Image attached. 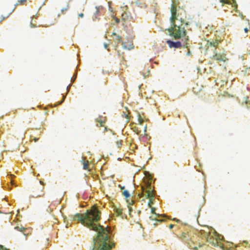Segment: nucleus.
Listing matches in <instances>:
<instances>
[{
    "mask_svg": "<svg viewBox=\"0 0 250 250\" xmlns=\"http://www.w3.org/2000/svg\"><path fill=\"white\" fill-rule=\"evenodd\" d=\"M179 2L177 0H172L171 7V16L170 18V27L166 30L169 36L174 39H181L184 41L186 44H182L180 41L173 42L168 40L167 42L168 44L169 47H188V42L189 41L188 38L187 36V32L185 29L186 26L188 25V22L185 23V20L180 17L182 12H185L182 8L179 7L177 8V4Z\"/></svg>",
    "mask_w": 250,
    "mask_h": 250,
    "instance_id": "obj_1",
    "label": "nucleus"
},
{
    "mask_svg": "<svg viewBox=\"0 0 250 250\" xmlns=\"http://www.w3.org/2000/svg\"><path fill=\"white\" fill-rule=\"evenodd\" d=\"M101 218V212L95 204V232L97 233L95 237V250H110L114 246L110 244L109 230L97 222Z\"/></svg>",
    "mask_w": 250,
    "mask_h": 250,
    "instance_id": "obj_2",
    "label": "nucleus"
},
{
    "mask_svg": "<svg viewBox=\"0 0 250 250\" xmlns=\"http://www.w3.org/2000/svg\"><path fill=\"white\" fill-rule=\"evenodd\" d=\"M73 220L78 221L83 226L94 230V205L91 207L90 209H87L85 213H76Z\"/></svg>",
    "mask_w": 250,
    "mask_h": 250,
    "instance_id": "obj_3",
    "label": "nucleus"
},
{
    "mask_svg": "<svg viewBox=\"0 0 250 250\" xmlns=\"http://www.w3.org/2000/svg\"><path fill=\"white\" fill-rule=\"evenodd\" d=\"M179 238L191 249L197 250L199 248H201L203 244L196 243L197 237L194 236L191 233L188 232H183Z\"/></svg>",
    "mask_w": 250,
    "mask_h": 250,
    "instance_id": "obj_4",
    "label": "nucleus"
},
{
    "mask_svg": "<svg viewBox=\"0 0 250 250\" xmlns=\"http://www.w3.org/2000/svg\"><path fill=\"white\" fill-rule=\"evenodd\" d=\"M146 187L147 189H146L142 187L143 192L141 193L140 197L145 196L146 198H149V201L148 203V206L150 207L153 204L152 199L154 197L155 194L154 191L151 188L150 183H148L146 185Z\"/></svg>",
    "mask_w": 250,
    "mask_h": 250,
    "instance_id": "obj_5",
    "label": "nucleus"
},
{
    "mask_svg": "<svg viewBox=\"0 0 250 250\" xmlns=\"http://www.w3.org/2000/svg\"><path fill=\"white\" fill-rule=\"evenodd\" d=\"M213 235H211V233L209 232L207 237V241L210 244H211L213 246L215 247H220L223 250H224V247L221 244H219L218 239H217V235L216 233V232L213 231L212 232Z\"/></svg>",
    "mask_w": 250,
    "mask_h": 250,
    "instance_id": "obj_6",
    "label": "nucleus"
},
{
    "mask_svg": "<svg viewBox=\"0 0 250 250\" xmlns=\"http://www.w3.org/2000/svg\"><path fill=\"white\" fill-rule=\"evenodd\" d=\"M44 184L40 181V184L34 188L33 196L36 197H43L44 195Z\"/></svg>",
    "mask_w": 250,
    "mask_h": 250,
    "instance_id": "obj_7",
    "label": "nucleus"
},
{
    "mask_svg": "<svg viewBox=\"0 0 250 250\" xmlns=\"http://www.w3.org/2000/svg\"><path fill=\"white\" fill-rule=\"evenodd\" d=\"M15 229L21 232L25 236V239H27V237L32 234V229L31 228H24L21 226H17L14 228Z\"/></svg>",
    "mask_w": 250,
    "mask_h": 250,
    "instance_id": "obj_8",
    "label": "nucleus"
},
{
    "mask_svg": "<svg viewBox=\"0 0 250 250\" xmlns=\"http://www.w3.org/2000/svg\"><path fill=\"white\" fill-rule=\"evenodd\" d=\"M155 208H151V212L154 213L155 216L153 217V216H151L149 217L151 220L155 221L156 222L153 224V226L154 227L156 226L158 223H161V222L163 221V220L158 219L156 218L157 217H159L161 216V215H159V214H156L155 212Z\"/></svg>",
    "mask_w": 250,
    "mask_h": 250,
    "instance_id": "obj_9",
    "label": "nucleus"
},
{
    "mask_svg": "<svg viewBox=\"0 0 250 250\" xmlns=\"http://www.w3.org/2000/svg\"><path fill=\"white\" fill-rule=\"evenodd\" d=\"M213 58L214 60L223 62H225L228 60L226 54L221 53H215V54L213 55Z\"/></svg>",
    "mask_w": 250,
    "mask_h": 250,
    "instance_id": "obj_10",
    "label": "nucleus"
},
{
    "mask_svg": "<svg viewBox=\"0 0 250 250\" xmlns=\"http://www.w3.org/2000/svg\"><path fill=\"white\" fill-rule=\"evenodd\" d=\"M106 121L105 117H102L100 119H97V124H96V126L98 127L102 126L103 127V132H105L107 130V127L104 126V124Z\"/></svg>",
    "mask_w": 250,
    "mask_h": 250,
    "instance_id": "obj_11",
    "label": "nucleus"
},
{
    "mask_svg": "<svg viewBox=\"0 0 250 250\" xmlns=\"http://www.w3.org/2000/svg\"><path fill=\"white\" fill-rule=\"evenodd\" d=\"M111 37L113 40H115L117 42H120L122 41V38L119 35H117L115 33H112Z\"/></svg>",
    "mask_w": 250,
    "mask_h": 250,
    "instance_id": "obj_12",
    "label": "nucleus"
},
{
    "mask_svg": "<svg viewBox=\"0 0 250 250\" xmlns=\"http://www.w3.org/2000/svg\"><path fill=\"white\" fill-rule=\"evenodd\" d=\"M125 111H123L122 114V116L125 117L126 119V122H128L130 120V118L129 116V112L127 110V108L125 109Z\"/></svg>",
    "mask_w": 250,
    "mask_h": 250,
    "instance_id": "obj_13",
    "label": "nucleus"
},
{
    "mask_svg": "<svg viewBox=\"0 0 250 250\" xmlns=\"http://www.w3.org/2000/svg\"><path fill=\"white\" fill-rule=\"evenodd\" d=\"M135 4L138 7H140V8H143V7H146V5L145 4V3H143V2H141L140 0H137L135 2Z\"/></svg>",
    "mask_w": 250,
    "mask_h": 250,
    "instance_id": "obj_14",
    "label": "nucleus"
},
{
    "mask_svg": "<svg viewBox=\"0 0 250 250\" xmlns=\"http://www.w3.org/2000/svg\"><path fill=\"white\" fill-rule=\"evenodd\" d=\"M115 212L116 213L117 215L119 216H121L122 214L123 211L122 209L119 208H115L114 209Z\"/></svg>",
    "mask_w": 250,
    "mask_h": 250,
    "instance_id": "obj_15",
    "label": "nucleus"
},
{
    "mask_svg": "<svg viewBox=\"0 0 250 250\" xmlns=\"http://www.w3.org/2000/svg\"><path fill=\"white\" fill-rule=\"evenodd\" d=\"M131 129H132L133 130V131L134 132H135L137 134H139L140 133V132H141V131H140V130H139L138 129V128L137 126H134L132 127L131 128Z\"/></svg>",
    "mask_w": 250,
    "mask_h": 250,
    "instance_id": "obj_16",
    "label": "nucleus"
},
{
    "mask_svg": "<svg viewBox=\"0 0 250 250\" xmlns=\"http://www.w3.org/2000/svg\"><path fill=\"white\" fill-rule=\"evenodd\" d=\"M69 3H67L66 7L65 8H63L61 10L62 13L63 14H64L66 12V11H67V10L69 9Z\"/></svg>",
    "mask_w": 250,
    "mask_h": 250,
    "instance_id": "obj_17",
    "label": "nucleus"
},
{
    "mask_svg": "<svg viewBox=\"0 0 250 250\" xmlns=\"http://www.w3.org/2000/svg\"><path fill=\"white\" fill-rule=\"evenodd\" d=\"M88 168V161H87L86 162H85V161H83V168L84 169H87Z\"/></svg>",
    "mask_w": 250,
    "mask_h": 250,
    "instance_id": "obj_18",
    "label": "nucleus"
},
{
    "mask_svg": "<svg viewBox=\"0 0 250 250\" xmlns=\"http://www.w3.org/2000/svg\"><path fill=\"white\" fill-rule=\"evenodd\" d=\"M138 122H139V124L141 125H142L144 122V120L142 118L141 115L140 114H138Z\"/></svg>",
    "mask_w": 250,
    "mask_h": 250,
    "instance_id": "obj_19",
    "label": "nucleus"
},
{
    "mask_svg": "<svg viewBox=\"0 0 250 250\" xmlns=\"http://www.w3.org/2000/svg\"><path fill=\"white\" fill-rule=\"evenodd\" d=\"M123 194L124 196H125L126 198H128L130 196V194L129 192L127 190H125L123 192Z\"/></svg>",
    "mask_w": 250,
    "mask_h": 250,
    "instance_id": "obj_20",
    "label": "nucleus"
},
{
    "mask_svg": "<svg viewBox=\"0 0 250 250\" xmlns=\"http://www.w3.org/2000/svg\"><path fill=\"white\" fill-rule=\"evenodd\" d=\"M123 141L122 140H119L117 141L116 145L118 146V147H120L122 145Z\"/></svg>",
    "mask_w": 250,
    "mask_h": 250,
    "instance_id": "obj_21",
    "label": "nucleus"
},
{
    "mask_svg": "<svg viewBox=\"0 0 250 250\" xmlns=\"http://www.w3.org/2000/svg\"><path fill=\"white\" fill-rule=\"evenodd\" d=\"M123 47H134V46L133 45V43H130V44H128V45H127L125 44L123 42Z\"/></svg>",
    "mask_w": 250,
    "mask_h": 250,
    "instance_id": "obj_22",
    "label": "nucleus"
},
{
    "mask_svg": "<svg viewBox=\"0 0 250 250\" xmlns=\"http://www.w3.org/2000/svg\"><path fill=\"white\" fill-rule=\"evenodd\" d=\"M19 1L20 2V3L21 4H24L26 1V0H20Z\"/></svg>",
    "mask_w": 250,
    "mask_h": 250,
    "instance_id": "obj_23",
    "label": "nucleus"
},
{
    "mask_svg": "<svg viewBox=\"0 0 250 250\" xmlns=\"http://www.w3.org/2000/svg\"><path fill=\"white\" fill-rule=\"evenodd\" d=\"M184 49H187V55H189L190 54V52L189 50L188 49V48H184Z\"/></svg>",
    "mask_w": 250,
    "mask_h": 250,
    "instance_id": "obj_24",
    "label": "nucleus"
},
{
    "mask_svg": "<svg viewBox=\"0 0 250 250\" xmlns=\"http://www.w3.org/2000/svg\"><path fill=\"white\" fill-rule=\"evenodd\" d=\"M70 87H71V84H69V85L67 86V92H68V91L69 90V89H70Z\"/></svg>",
    "mask_w": 250,
    "mask_h": 250,
    "instance_id": "obj_25",
    "label": "nucleus"
},
{
    "mask_svg": "<svg viewBox=\"0 0 250 250\" xmlns=\"http://www.w3.org/2000/svg\"><path fill=\"white\" fill-rule=\"evenodd\" d=\"M174 227V225L173 224H170L169 226V228L170 229H172Z\"/></svg>",
    "mask_w": 250,
    "mask_h": 250,
    "instance_id": "obj_26",
    "label": "nucleus"
},
{
    "mask_svg": "<svg viewBox=\"0 0 250 250\" xmlns=\"http://www.w3.org/2000/svg\"><path fill=\"white\" fill-rule=\"evenodd\" d=\"M173 220H174V221H175L177 222H179L180 221L179 219H176L175 218H173Z\"/></svg>",
    "mask_w": 250,
    "mask_h": 250,
    "instance_id": "obj_27",
    "label": "nucleus"
},
{
    "mask_svg": "<svg viewBox=\"0 0 250 250\" xmlns=\"http://www.w3.org/2000/svg\"><path fill=\"white\" fill-rule=\"evenodd\" d=\"M95 8L96 9V13H97L99 12V8H98L97 7H95Z\"/></svg>",
    "mask_w": 250,
    "mask_h": 250,
    "instance_id": "obj_28",
    "label": "nucleus"
},
{
    "mask_svg": "<svg viewBox=\"0 0 250 250\" xmlns=\"http://www.w3.org/2000/svg\"><path fill=\"white\" fill-rule=\"evenodd\" d=\"M79 17H81V18H83V13H81L79 15Z\"/></svg>",
    "mask_w": 250,
    "mask_h": 250,
    "instance_id": "obj_29",
    "label": "nucleus"
},
{
    "mask_svg": "<svg viewBox=\"0 0 250 250\" xmlns=\"http://www.w3.org/2000/svg\"><path fill=\"white\" fill-rule=\"evenodd\" d=\"M1 250H9L7 249H6V248H4L3 247H1Z\"/></svg>",
    "mask_w": 250,
    "mask_h": 250,
    "instance_id": "obj_30",
    "label": "nucleus"
},
{
    "mask_svg": "<svg viewBox=\"0 0 250 250\" xmlns=\"http://www.w3.org/2000/svg\"><path fill=\"white\" fill-rule=\"evenodd\" d=\"M244 31H245V32L246 33H248V31H249V29H248L247 28H245L244 29Z\"/></svg>",
    "mask_w": 250,
    "mask_h": 250,
    "instance_id": "obj_31",
    "label": "nucleus"
},
{
    "mask_svg": "<svg viewBox=\"0 0 250 250\" xmlns=\"http://www.w3.org/2000/svg\"><path fill=\"white\" fill-rule=\"evenodd\" d=\"M116 22L118 23L120 22V20L119 19H116Z\"/></svg>",
    "mask_w": 250,
    "mask_h": 250,
    "instance_id": "obj_32",
    "label": "nucleus"
},
{
    "mask_svg": "<svg viewBox=\"0 0 250 250\" xmlns=\"http://www.w3.org/2000/svg\"><path fill=\"white\" fill-rule=\"evenodd\" d=\"M30 25L31 27L32 28L35 27V26L32 23V22H31Z\"/></svg>",
    "mask_w": 250,
    "mask_h": 250,
    "instance_id": "obj_33",
    "label": "nucleus"
},
{
    "mask_svg": "<svg viewBox=\"0 0 250 250\" xmlns=\"http://www.w3.org/2000/svg\"><path fill=\"white\" fill-rule=\"evenodd\" d=\"M104 47H108V45L106 43H104Z\"/></svg>",
    "mask_w": 250,
    "mask_h": 250,
    "instance_id": "obj_34",
    "label": "nucleus"
},
{
    "mask_svg": "<svg viewBox=\"0 0 250 250\" xmlns=\"http://www.w3.org/2000/svg\"><path fill=\"white\" fill-rule=\"evenodd\" d=\"M244 242L246 244H248V243L247 241H244Z\"/></svg>",
    "mask_w": 250,
    "mask_h": 250,
    "instance_id": "obj_35",
    "label": "nucleus"
},
{
    "mask_svg": "<svg viewBox=\"0 0 250 250\" xmlns=\"http://www.w3.org/2000/svg\"><path fill=\"white\" fill-rule=\"evenodd\" d=\"M213 47H217V46H216V45H214H214H213Z\"/></svg>",
    "mask_w": 250,
    "mask_h": 250,
    "instance_id": "obj_36",
    "label": "nucleus"
},
{
    "mask_svg": "<svg viewBox=\"0 0 250 250\" xmlns=\"http://www.w3.org/2000/svg\"><path fill=\"white\" fill-rule=\"evenodd\" d=\"M220 1H221V2H223V0H220Z\"/></svg>",
    "mask_w": 250,
    "mask_h": 250,
    "instance_id": "obj_37",
    "label": "nucleus"
},
{
    "mask_svg": "<svg viewBox=\"0 0 250 250\" xmlns=\"http://www.w3.org/2000/svg\"><path fill=\"white\" fill-rule=\"evenodd\" d=\"M94 15H95V19L96 18V16H95L96 13L94 14Z\"/></svg>",
    "mask_w": 250,
    "mask_h": 250,
    "instance_id": "obj_38",
    "label": "nucleus"
},
{
    "mask_svg": "<svg viewBox=\"0 0 250 250\" xmlns=\"http://www.w3.org/2000/svg\"><path fill=\"white\" fill-rule=\"evenodd\" d=\"M94 250V247H93V248H92V250Z\"/></svg>",
    "mask_w": 250,
    "mask_h": 250,
    "instance_id": "obj_39",
    "label": "nucleus"
}]
</instances>
